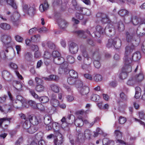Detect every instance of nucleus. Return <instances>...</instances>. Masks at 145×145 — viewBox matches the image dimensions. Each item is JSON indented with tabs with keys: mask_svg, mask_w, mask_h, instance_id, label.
<instances>
[{
	"mask_svg": "<svg viewBox=\"0 0 145 145\" xmlns=\"http://www.w3.org/2000/svg\"><path fill=\"white\" fill-rule=\"evenodd\" d=\"M52 129L54 130V132L55 134H59L60 132L59 131V126L57 123L52 122Z\"/></svg>",
	"mask_w": 145,
	"mask_h": 145,
	"instance_id": "obj_24",
	"label": "nucleus"
},
{
	"mask_svg": "<svg viewBox=\"0 0 145 145\" xmlns=\"http://www.w3.org/2000/svg\"><path fill=\"white\" fill-rule=\"evenodd\" d=\"M51 56V54L48 51H45L43 55V57L44 59H49Z\"/></svg>",
	"mask_w": 145,
	"mask_h": 145,
	"instance_id": "obj_50",
	"label": "nucleus"
},
{
	"mask_svg": "<svg viewBox=\"0 0 145 145\" xmlns=\"http://www.w3.org/2000/svg\"><path fill=\"white\" fill-rule=\"evenodd\" d=\"M33 57L32 55L29 52H27L25 54L24 57L27 60H30Z\"/></svg>",
	"mask_w": 145,
	"mask_h": 145,
	"instance_id": "obj_56",
	"label": "nucleus"
},
{
	"mask_svg": "<svg viewBox=\"0 0 145 145\" xmlns=\"http://www.w3.org/2000/svg\"><path fill=\"white\" fill-rule=\"evenodd\" d=\"M92 135V132L90 130L86 129L85 130L84 134L82 133H78L76 140L80 142H83L85 138L88 140L90 139Z\"/></svg>",
	"mask_w": 145,
	"mask_h": 145,
	"instance_id": "obj_4",
	"label": "nucleus"
},
{
	"mask_svg": "<svg viewBox=\"0 0 145 145\" xmlns=\"http://www.w3.org/2000/svg\"><path fill=\"white\" fill-rule=\"evenodd\" d=\"M79 90L81 94L82 95H86L89 92L88 88L85 86H83Z\"/></svg>",
	"mask_w": 145,
	"mask_h": 145,
	"instance_id": "obj_21",
	"label": "nucleus"
},
{
	"mask_svg": "<svg viewBox=\"0 0 145 145\" xmlns=\"http://www.w3.org/2000/svg\"><path fill=\"white\" fill-rule=\"evenodd\" d=\"M135 81L136 82H139L142 81L144 79V75L142 73H140L138 74L135 76Z\"/></svg>",
	"mask_w": 145,
	"mask_h": 145,
	"instance_id": "obj_29",
	"label": "nucleus"
},
{
	"mask_svg": "<svg viewBox=\"0 0 145 145\" xmlns=\"http://www.w3.org/2000/svg\"><path fill=\"white\" fill-rule=\"evenodd\" d=\"M35 89L38 92H41L44 91V87L42 84L36 85Z\"/></svg>",
	"mask_w": 145,
	"mask_h": 145,
	"instance_id": "obj_42",
	"label": "nucleus"
},
{
	"mask_svg": "<svg viewBox=\"0 0 145 145\" xmlns=\"http://www.w3.org/2000/svg\"><path fill=\"white\" fill-rule=\"evenodd\" d=\"M76 16L77 18L80 20H82L84 18L83 15L79 12H77L76 13Z\"/></svg>",
	"mask_w": 145,
	"mask_h": 145,
	"instance_id": "obj_60",
	"label": "nucleus"
},
{
	"mask_svg": "<svg viewBox=\"0 0 145 145\" xmlns=\"http://www.w3.org/2000/svg\"><path fill=\"white\" fill-rule=\"evenodd\" d=\"M75 124L77 126H82L84 125V121L81 118H78L75 121Z\"/></svg>",
	"mask_w": 145,
	"mask_h": 145,
	"instance_id": "obj_31",
	"label": "nucleus"
},
{
	"mask_svg": "<svg viewBox=\"0 0 145 145\" xmlns=\"http://www.w3.org/2000/svg\"><path fill=\"white\" fill-rule=\"evenodd\" d=\"M48 5L46 1L44 3L40 5L39 6V9L40 11L42 12L47 10L48 8Z\"/></svg>",
	"mask_w": 145,
	"mask_h": 145,
	"instance_id": "obj_26",
	"label": "nucleus"
},
{
	"mask_svg": "<svg viewBox=\"0 0 145 145\" xmlns=\"http://www.w3.org/2000/svg\"><path fill=\"white\" fill-rule=\"evenodd\" d=\"M3 78L5 80L9 81L10 80L11 76L9 72L6 71H4L2 72Z\"/></svg>",
	"mask_w": 145,
	"mask_h": 145,
	"instance_id": "obj_25",
	"label": "nucleus"
},
{
	"mask_svg": "<svg viewBox=\"0 0 145 145\" xmlns=\"http://www.w3.org/2000/svg\"><path fill=\"white\" fill-rule=\"evenodd\" d=\"M141 57L140 53L138 52H136L133 54L132 56V58H131L132 61V60L135 61H137L140 59Z\"/></svg>",
	"mask_w": 145,
	"mask_h": 145,
	"instance_id": "obj_27",
	"label": "nucleus"
},
{
	"mask_svg": "<svg viewBox=\"0 0 145 145\" xmlns=\"http://www.w3.org/2000/svg\"><path fill=\"white\" fill-rule=\"evenodd\" d=\"M31 41L33 42H37L39 41L40 36L39 34H37L31 37Z\"/></svg>",
	"mask_w": 145,
	"mask_h": 145,
	"instance_id": "obj_35",
	"label": "nucleus"
},
{
	"mask_svg": "<svg viewBox=\"0 0 145 145\" xmlns=\"http://www.w3.org/2000/svg\"><path fill=\"white\" fill-rule=\"evenodd\" d=\"M55 136L57 137L56 138L54 139V143L56 145H61L63 142V139L62 135L60 133L57 134H55Z\"/></svg>",
	"mask_w": 145,
	"mask_h": 145,
	"instance_id": "obj_16",
	"label": "nucleus"
},
{
	"mask_svg": "<svg viewBox=\"0 0 145 145\" xmlns=\"http://www.w3.org/2000/svg\"><path fill=\"white\" fill-rule=\"evenodd\" d=\"M37 129V127L34 126H31L27 129V131L29 133L33 134L35 133Z\"/></svg>",
	"mask_w": 145,
	"mask_h": 145,
	"instance_id": "obj_38",
	"label": "nucleus"
},
{
	"mask_svg": "<svg viewBox=\"0 0 145 145\" xmlns=\"http://www.w3.org/2000/svg\"><path fill=\"white\" fill-rule=\"evenodd\" d=\"M78 12L81 13L83 15H86L88 16L90 14V10L86 8H82L80 7H78L77 9Z\"/></svg>",
	"mask_w": 145,
	"mask_h": 145,
	"instance_id": "obj_17",
	"label": "nucleus"
},
{
	"mask_svg": "<svg viewBox=\"0 0 145 145\" xmlns=\"http://www.w3.org/2000/svg\"><path fill=\"white\" fill-rule=\"evenodd\" d=\"M51 105L54 107H56L59 105L58 101L56 99L52 98L50 100Z\"/></svg>",
	"mask_w": 145,
	"mask_h": 145,
	"instance_id": "obj_44",
	"label": "nucleus"
},
{
	"mask_svg": "<svg viewBox=\"0 0 145 145\" xmlns=\"http://www.w3.org/2000/svg\"><path fill=\"white\" fill-rule=\"evenodd\" d=\"M53 120L52 117L50 116H46L44 118V122L45 124L52 123Z\"/></svg>",
	"mask_w": 145,
	"mask_h": 145,
	"instance_id": "obj_33",
	"label": "nucleus"
},
{
	"mask_svg": "<svg viewBox=\"0 0 145 145\" xmlns=\"http://www.w3.org/2000/svg\"><path fill=\"white\" fill-rule=\"evenodd\" d=\"M77 78L70 76L68 78L67 82L70 85H73L75 84L76 81V79Z\"/></svg>",
	"mask_w": 145,
	"mask_h": 145,
	"instance_id": "obj_40",
	"label": "nucleus"
},
{
	"mask_svg": "<svg viewBox=\"0 0 145 145\" xmlns=\"http://www.w3.org/2000/svg\"><path fill=\"white\" fill-rule=\"evenodd\" d=\"M52 55L54 58L60 56V54L58 51H54L53 52Z\"/></svg>",
	"mask_w": 145,
	"mask_h": 145,
	"instance_id": "obj_62",
	"label": "nucleus"
},
{
	"mask_svg": "<svg viewBox=\"0 0 145 145\" xmlns=\"http://www.w3.org/2000/svg\"><path fill=\"white\" fill-rule=\"evenodd\" d=\"M99 96L98 95L93 94L91 96V99L93 101H97L99 99Z\"/></svg>",
	"mask_w": 145,
	"mask_h": 145,
	"instance_id": "obj_52",
	"label": "nucleus"
},
{
	"mask_svg": "<svg viewBox=\"0 0 145 145\" xmlns=\"http://www.w3.org/2000/svg\"><path fill=\"white\" fill-rule=\"evenodd\" d=\"M78 50V45L74 42L71 43L69 46V52L72 54L76 53Z\"/></svg>",
	"mask_w": 145,
	"mask_h": 145,
	"instance_id": "obj_14",
	"label": "nucleus"
},
{
	"mask_svg": "<svg viewBox=\"0 0 145 145\" xmlns=\"http://www.w3.org/2000/svg\"><path fill=\"white\" fill-rule=\"evenodd\" d=\"M130 20L133 24L135 25H142L144 24L145 21L144 20L140 17L133 14L131 15Z\"/></svg>",
	"mask_w": 145,
	"mask_h": 145,
	"instance_id": "obj_8",
	"label": "nucleus"
},
{
	"mask_svg": "<svg viewBox=\"0 0 145 145\" xmlns=\"http://www.w3.org/2000/svg\"><path fill=\"white\" fill-rule=\"evenodd\" d=\"M8 95L9 97V98L12 101V103H13V104L12 105H13V104H14V103H15L16 105H19L20 104H19L18 103L19 102V101H14V100H13V97H12V95L11 94V93L10 92V91H8ZM22 105H23V104H22ZM22 105L20 106V107H21V106ZM21 107H20V108Z\"/></svg>",
	"mask_w": 145,
	"mask_h": 145,
	"instance_id": "obj_46",
	"label": "nucleus"
},
{
	"mask_svg": "<svg viewBox=\"0 0 145 145\" xmlns=\"http://www.w3.org/2000/svg\"><path fill=\"white\" fill-rule=\"evenodd\" d=\"M9 65L11 68L15 71H16V70L18 69V66L15 63L13 62H10L9 64Z\"/></svg>",
	"mask_w": 145,
	"mask_h": 145,
	"instance_id": "obj_55",
	"label": "nucleus"
},
{
	"mask_svg": "<svg viewBox=\"0 0 145 145\" xmlns=\"http://www.w3.org/2000/svg\"><path fill=\"white\" fill-rule=\"evenodd\" d=\"M0 27L2 29L5 30H9L11 28L10 25L6 23H1L0 24Z\"/></svg>",
	"mask_w": 145,
	"mask_h": 145,
	"instance_id": "obj_34",
	"label": "nucleus"
},
{
	"mask_svg": "<svg viewBox=\"0 0 145 145\" xmlns=\"http://www.w3.org/2000/svg\"><path fill=\"white\" fill-rule=\"evenodd\" d=\"M12 119V118H8L7 117L1 118L0 119V127H1L2 123L5 121H8V124H10V121Z\"/></svg>",
	"mask_w": 145,
	"mask_h": 145,
	"instance_id": "obj_36",
	"label": "nucleus"
},
{
	"mask_svg": "<svg viewBox=\"0 0 145 145\" xmlns=\"http://www.w3.org/2000/svg\"><path fill=\"white\" fill-rule=\"evenodd\" d=\"M37 30V29L36 27H34L30 29L29 32L30 35H32L33 33H35Z\"/></svg>",
	"mask_w": 145,
	"mask_h": 145,
	"instance_id": "obj_63",
	"label": "nucleus"
},
{
	"mask_svg": "<svg viewBox=\"0 0 145 145\" xmlns=\"http://www.w3.org/2000/svg\"><path fill=\"white\" fill-rule=\"evenodd\" d=\"M62 123L61 125V127L64 129L65 131H68L69 130V128L68 126V124L66 122V118L65 117H63L61 120Z\"/></svg>",
	"mask_w": 145,
	"mask_h": 145,
	"instance_id": "obj_20",
	"label": "nucleus"
},
{
	"mask_svg": "<svg viewBox=\"0 0 145 145\" xmlns=\"http://www.w3.org/2000/svg\"><path fill=\"white\" fill-rule=\"evenodd\" d=\"M47 45L49 48L52 49H54L55 48V44L51 42H47Z\"/></svg>",
	"mask_w": 145,
	"mask_h": 145,
	"instance_id": "obj_59",
	"label": "nucleus"
},
{
	"mask_svg": "<svg viewBox=\"0 0 145 145\" xmlns=\"http://www.w3.org/2000/svg\"><path fill=\"white\" fill-rule=\"evenodd\" d=\"M70 76L72 77L77 78L78 75L77 73L73 70H71L69 72Z\"/></svg>",
	"mask_w": 145,
	"mask_h": 145,
	"instance_id": "obj_45",
	"label": "nucleus"
},
{
	"mask_svg": "<svg viewBox=\"0 0 145 145\" xmlns=\"http://www.w3.org/2000/svg\"><path fill=\"white\" fill-rule=\"evenodd\" d=\"M96 16L98 18H101L102 22L104 23H108L110 22L109 18L105 14L99 13L97 14Z\"/></svg>",
	"mask_w": 145,
	"mask_h": 145,
	"instance_id": "obj_15",
	"label": "nucleus"
},
{
	"mask_svg": "<svg viewBox=\"0 0 145 145\" xmlns=\"http://www.w3.org/2000/svg\"><path fill=\"white\" fill-rule=\"evenodd\" d=\"M114 136L117 139L116 142L120 143L121 144H126L125 142L121 139L122 137L121 133L119 130H116L114 132Z\"/></svg>",
	"mask_w": 145,
	"mask_h": 145,
	"instance_id": "obj_13",
	"label": "nucleus"
},
{
	"mask_svg": "<svg viewBox=\"0 0 145 145\" xmlns=\"http://www.w3.org/2000/svg\"><path fill=\"white\" fill-rule=\"evenodd\" d=\"M118 27L119 31H123L124 29V25L122 22H120L118 23Z\"/></svg>",
	"mask_w": 145,
	"mask_h": 145,
	"instance_id": "obj_47",
	"label": "nucleus"
},
{
	"mask_svg": "<svg viewBox=\"0 0 145 145\" xmlns=\"http://www.w3.org/2000/svg\"><path fill=\"white\" fill-rule=\"evenodd\" d=\"M102 78L101 75L99 74H95L94 76L93 80L95 82H99L102 80Z\"/></svg>",
	"mask_w": 145,
	"mask_h": 145,
	"instance_id": "obj_39",
	"label": "nucleus"
},
{
	"mask_svg": "<svg viewBox=\"0 0 145 145\" xmlns=\"http://www.w3.org/2000/svg\"><path fill=\"white\" fill-rule=\"evenodd\" d=\"M35 80L36 85L42 84L43 83V80L38 77H35Z\"/></svg>",
	"mask_w": 145,
	"mask_h": 145,
	"instance_id": "obj_57",
	"label": "nucleus"
},
{
	"mask_svg": "<svg viewBox=\"0 0 145 145\" xmlns=\"http://www.w3.org/2000/svg\"><path fill=\"white\" fill-rule=\"evenodd\" d=\"M43 106L41 103H36L35 106H34V109H38L40 110H42L43 109Z\"/></svg>",
	"mask_w": 145,
	"mask_h": 145,
	"instance_id": "obj_58",
	"label": "nucleus"
},
{
	"mask_svg": "<svg viewBox=\"0 0 145 145\" xmlns=\"http://www.w3.org/2000/svg\"><path fill=\"white\" fill-rule=\"evenodd\" d=\"M1 40L6 47H11L12 45V38L10 36L8 35H5L1 38Z\"/></svg>",
	"mask_w": 145,
	"mask_h": 145,
	"instance_id": "obj_11",
	"label": "nucleus"
},
{
	"mask_svg": "<svg viewBox=\"0 0 145 145\" xmlns=\"http://www.w3.org/2000/svg\"><path fill=\"white\" fill-rule=\"evenodd\" d=\"M129 11L127 10L123 9H121L118 12V14L121 16L124 17L129 14Z\"/></svg>",
	"mask_w": 145,
	"mask_h": 145,
	"instance_id": "obj_32",
	"label": "nucleus"
},
{
	"mask_svg": "<svg viewBox=\"0 0 145 145\" xmlns=\"http://www.w3.org/2000/svg\"><path fill=\"white\" fill-rule=\"evenodd\" d=\"M53 62L56 65H60V67L62 69H65L67 68L68 65L67 63L65 61L64 58L60 56L54 58Z\"/></svg>",
	"mask_w": 145,
	"mask_h": 145,
	"instance_id": "obj_6",
	"label": "nucleus"
},
{
	"mask_svg": "<svg viewBox=\"0 0 145 145\" xmlns=\"http://www.w3.org/2000/svg\"><path fill=\"white\" fill-rule=\"evenodd\" d=\"M121 41L118 38L115 39H109L106 46L107 47L110 48L113 46L116 48H119L121 45Z\"/></svg>",
	"mask_w": 145,
	"mask_h": 145,
	"instance_id": "obj_7",
	"label": "nucleus"
},
{
	"mask_svg": "<svg viewBox=\"0 0 145 145\" xmlns=\"http://www.w3.org/2000/svg\"><path fill=\"white\" fill-rule=\"evenodd\" d=\"M140 27L143 30L141 31L140 32H138V28L137 29L136 33H130L129 32H127L126 33V39L128 42H132L135 40L136 42V45H138L139 44L140 39L139 37L138 36L137 34L138 35L140 36H142L145 34V24H144L140 26Z\"/></svg>",
	"mask_w": 145,
	"mask_h": 145,
	"instance_id": "obj_1",
	"label": "nucleus"
},
{
	"mask_svg": "<svg viewBox=\"0 0 145 145\" xmlns=\"http://www.w3.org/2000/svg\"><path fill=\"white\" fill-rule=\"evenodd\" d=\"M127 76V73L125 72V71H123L119 75V77L121 79H125Z\"/></svg>",
	"mask_w": 145,
	"mask_h": 145,
	"instance_id": "obj_51",
	"label": "nucleus"
},
{
	"mask_svg": "<svg viewBox=\"0 0 145 145\" xmlns=\"http://www.w3.org/2000/svg\"><path fill=\"white\" fill-rule=\"evenodd\" d=\"M138 115L139 118L141 119H144L145 118V114L143 111H140L138 112Z\"/></svg>",
	"mask_w": 145,
	"mask_h": 145,
	"instance_id": "obj_53",
	"label": "nucleus"
},
{
	"mask_svg": "<svg viewBox=\"0 0 145 145\" xmlns=\"http://www.w3.org/2000/svg\"><path fill=\"white\" fill-rule=\"evenodd\" d=\"M75 84L77 88H80L83 86L82 82L80 80H78L76 81Z\"/></svg>",
	"mask_w": 145,
	"mask_h": 145,
	"instance_id": "obj_49",
	"label": "nucleus"
},
{
	"mask_svg": "<svg viewBox=\"0 0 145 145\" xmlns=\"http://www.w3.org/2000/svg\"><path fill=\"white\" fill-rule=\"evenodd\" d=\"M28 118L30 123H31L34 125H36L38 124L39 121L36 116L30 115L29 116Z\"/></svg>",
	"mask_w": 145,
	"mask_h": 145,
	"instance_id": "obj_18",
	"label": "nucleus"
},
{
	"mask_svg": "<svg viewBox=\"0 0 145 145\" xmlns=\"http://www.w3.org/2000/svg\"><path fill=\"white\" fill-rule=\"evenodd\" d=\"M76 33L79 37L83 38H85L86 37L85 35L86 33L90 35V32L88 30H86V32H84L82 30H79L76 31Z\"/></svg>",
	"mask_w": 145,
	"mask_h": 145,
	"instance_id": "obj_22",
	"label": "nucleus"
},
{
	"mask_svg": "<svg viewBox=\"0 0 145 145\" xmlns=\"http://www.w3.org/2000/svg\"><path fill=\"white\" fill-rule=\"evenodd\" d=\"M31 126V124L29 121L26 120L24 122L23 124V127L25 129H27L29 128Z\"/></svg>",
	"mask_w": 145,
	"mask_h": 145,
	"instance_id": "obj_41",
	"label": "nucleus"
},
{
	"mask_svg": "<svg viewBox=\"0 0 145 145\" xmlns=\"http://www.w3.org/2000/svg\"><path fill=\"white\" fill-rule=\"evenodd\" d=\"M15 40L18 42H22L23 41L24 39L21 36L18 35H16L14 36Z\"/></svg>",
	"mask_w": 145,
	"mask_h": 145,
	"instance_id": "obj_54",
	"label": "nucleus"
},
{
	"mask_svg": "<svg viewBox=\"0 0 145 145\" xmlns=\"http://www.w3.org/2000/svg\"><path fill=\"white\" fill-rule=\"evenodd\" d=\"M125 66L123 68L122 70L123 71H125L126 73H129L131 71V67L129 64L131 63H126L124 61Z\"/></svg>",
	"mask_w": 145,
	"mask_h": 145,
	"instance_id": "obj_28",
	"label": "nucleus"
},
{
	"mask_svg": "<svg viewBox=\"0 0 145 145\" xmlns=\"http://www.w3.org/2000/svg\"><path fill=\"white\" fill-rule=\"evenodd\" d=\"M80 49L81 53L83 57L86 58L84 60L85 64L87 65H89L91 62V58L89 56L86 48L83 46H81Z\"/></svg>",
	"mask_w": 145,
	"mask_h": 145,
	"instance_id": "obj_12",
	"label": "nucleus"
},
{
	"mask_svg": "<svg viewBox=\"0 0 145 145\" xmlns=\"http://www.w3.org/2000/svg\"><path fill=\"white\" fill-rule=\"evenodd\" d=\"M23 10L24 12L31 16H33L35 14L36 9L34 5L31 6L25 4L23 6Z\"/></svg>",
	"mask_w": 145,
	"mask_h": 145,
	"instance_id": "obj_5",
	"label": "nucleus"
},
{
	"mask_svg": "<svg viewBox=\"0 0 145 145\" xmlns=\"http://www.w3.org/2000/svg\"><path fill=\"white\" fill-rule=\"evenodd\" d=\"M67 61L70 64H72L74 62V58L71 56H68L66 57Z\"/></svg>",
	"mask_w": 145,
	"mask_h": 145,
	"instance_id": "obj_48",
	"label": "nucleus"
},
{
	"mask_svg": "<svg viewBox=\"0 0 145 145\" xmlns=\"http://www.w3.org/2000/svg\"><path fill=\"white\" fill-rule=\"evenodd\" d=\"M50 87L51 90L57 93L59 91V88L56 84H52L50 85Z\"/></svg>",
	"mask_w": 145,
	"mask_h": 145,
	"instance_id": "obj_30",
	"label": "nucleus"
},
{
	"mask_svg": "<svg viewBox=\"0 0 145 145\" xmlns=\"http://www.w3.org/2000/svg\"><path fill=\"white\" fill-rule=\"evenodd\" d=\"M7 3L13 8L15 9L17 8V6L14 1V0H7Z\"/></svg>",
	"mask_w": 145,
	"mask_h": 145,
	"instance_id": "obj_43",
	"label": "nucleus"
},
{
	"mask_svg": "<svg viewBox=\"0 0 145 145\" xmlns=\"http://www.w3.org/2000/svg\"><path fill=\"white\" fill-rule=\"evenodd\" d=\"M57 22L59 26L61 28H64L67 26L68 23L64 20L59 19L57 20Z\"/></svg>",
	"mask_w": 145,
	"mask_h": 145,
	"instance_id": "obj_19",
	"label": "nucleus"
},
{
	"mask_svg": "<svg viewBox=\"0 0 145 145\" xmlns=\"http://www.w3.org/2000/svg\"><path fill=\"white\" fill-rule=\"evenodd\" d=\"M91 52L92 54L93 58L94 59V65L95 67L98 69L101 66V64L99 62L100 56L98 52L97 51L94 52V51L92 50Z\"/></svg>",
	"mask_w": 145,
	"mask_h": 145,
	"instance_id": "obj_9",
	"label": "nucleus"
},
{
	"mask_svg": "<svg viewBox=\"0 0 145 145\" xmlns=\"http://www.w3.org/2000/svg\"><path fill=\"white\" fill-rule=\"evenodd\" d=\"M120 97L123 100H125L127 99V96L123 93L122 92L120 94Z\"/></svg>",
	"mask_w": 145,
	"mask_h": 145,
	"instance_id": "obj_64",
	"label": "nucleus"
},
{
	"mask_svg": "<svg viewBox=\"0 0 145 145\" xmlns=\"http://www.w3.org/2000/svg\"><path fill=\"white\" fill-rule=\"evenodd\" d=\"M133 44H134L135 45H128L125 48V52L124 54V57H123L124 61L126 63H131L132 62V59L131 57H130V54L132 52L134 49V46L137 45L135 43H136L135 40L132 42Z\"/></svg>",
	"mask_w": 145,
	"mask_h": 145,
	"instance_id": "obj_3",
	"label": "nucleus"
},
{
	"mask_svg": "<svg viewBox=\"0 0 145 145\" xmlns=\"http://www.w3.org/2000/svg\"><path fill=\"white\" fill-rule=\"evenodd\" d=\"M14 83L16 84L15 86L13 85L14 87L16 89L19 91H20L22 90V85L20 83L17 81H14Z\"/></svg>",
	"mask_w": 145,
	"mask_h": 145,
	"instance_id": "obj_37",
	"label": "nucleus"
},
{
	"mask_svg": "<svg viewBox=\"0 0 145 145\" xmlns=\"http://www.w3.org/2000/svg\"><path fill=\"white\" fill-rule=\"evenodd\" d=\"M126 121V119L124 117L121 116L119 118V122L120 124H123Z\"/></svg>",
	"mask_w": 145,
	"mask_h": 145,
	"instance_id": "obj_61",
	"label": "nucleus"
},
{
	"mask_svg": "<svg viewBox=\"0 0 145 145\" xmlns=\"http://www.w3.org/2000/svg\"><path fill=\"white\" fill-rule=\"evenodd\" d=\"M29 92L32 96L36 99H38L42 103H44L48 102L49 99L48 97L46 96H42L39 97L38 95L32 89H30Z\"/></svg>",
	"mask_w": 145,
	"mask_h": 145,
	"instance_id": "obj_10",
	"label": "nucleus"
},
{
	"mask_svg": "<svg viewBox=\"0 0 145 145\" xmlns=\"http://www.w3.org/2000/svg\"><path fill=\"white\" fill-rule=\"evenodd\" d=\"M20 16L18 12H14L12 16H11V20L14 22H16L18 23V21L20 18Z\"/></svg>",
	"mask_w": 145,
	"mask_h": 145,
	"instance_id": "obj_23",
	"label": "nucleus"
},
{
	"mask_svg": "<svg viewBox=\"0 0 145 145\" xmlns=\"http://www.w3.org/2000/svg\"><path fill=\"white\" fill-rule=\"evenodd\" d=\"M96 31L94 33L95 36L99 37L100 35L103 34L104 31L106 34H109V33L112 32L113 34L115 33L113 25L111 24H108L106 26L105 29L101 26L98 25L96 28Z\"/></svg>",
	"mask_w": 145,
	"mask_h": 145,
	"instance_id": "obj_2",
	"label": "nucleus"
}]
</instances>
